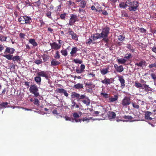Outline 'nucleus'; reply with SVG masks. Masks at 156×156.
<instances>
[{"label":"nucleus","mask_w":156,"mask_h":156,"mask_svg":"<svg viewBox=\"0 0 156 156\" xmlns=\"http://www.w3.org/2000/svg\"><path fill=\"white\" fill-rule=\"evenodd\" d=\"M127 6L129 7L128 9L130 11H135L137 9L139 4L137 1H133L132 2L131 0L126 1Z\"/></svg>","instance_id":"nucleus-1"},{"label":"nucleus","mask_w":156,"mask_h":156,"mask_svg":"<svg viewBox=\"0 0 156 156\" xmlns=\"http://www.w3.org/2000/svg\"><path fill=\"white\" fill-rule=\"evenodd\" d=\"M29 90L31 93L34 94V96L37 97L40 96L38 92V88L36 85H31L29 89Z\"/></svg>","instance_id":"nucleus-2"},{"label":"nucleus","mask_w":156,"mask_h":156,"mask_svg":"<svg viewBox=\"0 0 156 156\" xmlns=\"http://www.w3.org/2000/svg\"><path fill=\"white\" fill-rule=\"evenodd\" d=\"M71 97L72 98H77L78 99V101H79L80 99H83L86 97L85 95H81L80 96L79 94L75 92H73L72 93Z\"/></svg>","instance_id":"nucleus-3"},{"label":"nucleus","mask_w":156,"mask_h":156,"mask_svg":"<svg viewBox=\"0 0 156 156\" xmlns=\"http://www.w3.org/2000/svg\"><path fill=\"white\" fill-rule=\"evenodd\" d=\"M109 30L110 29L108 27H106L103 29L101 34L103 37L104 39L106 38L108 36Z\"/></svg>","instance_id":"nucleus-4"},{"label":"nucleus","mask_w":156,"mask_h":156,"mask_svg":"<svg viewBox=\"0 0 156 156\" xmlns=\"http://www.w3.org/2000/svg\"><path fill=\"white\" fill-rule=\"evenodd\" d=\"M130 103V98L129 97H125L122 101V104L123 106L128 105Z\"/></svg>","instance_id":"nucleus-5"},{"label":"nucleus","mask_w":156,"mask_h":156,"mask_svg":"<svg viewBox=\"0 0 156 156\" xmlns=\"http://www.w3.org/2000/svg\"><path fill=\"white\" fill-rule=\"evenodd\" d=\"M77 18L76 15L73 14H71V18L69 20V25L71 26L73 25L76 21Z\"/></svg>","instance_id":"nucleus-6"},{"label":"nucleus","mask_w":156,"mask_h":156,"mask_svg":"<svg viewBox=\"0 0 156 156\" xmlns=\"http://www.w3.org/2000/svg\"><path fill=\"white\" fill-rule=\"evenodd\" d=\"M47 73V71H41L40 72L37 73V75L38 76H39L40 77L41 76L44 77L46 79L48 80L50 77Z\"/></svg>","instance_id":"nucleus-7"},{"label":"nucleus","mask_w":156,"mask_h":156,"mask_svg":"<svg viewBox=\"0 0 156 156\" xmlns=\"http://www.w3.org/2000/svg\"><path fill=\"white\" fill-rule=\"evenodd\" d=\"M55 91L59 93H63L64 94V95L66 97L68 96L69 94L67 93L66 90H65L63 88H57Z\"/></svg>","instance_id":"nucleus-8"},{"label":"nucleus","mask_w":156,"mask_h":156,"mask_svg":"<svg viewBox=\"0 0 156 156\" xmlns=\"http://www.w3.org/2000/svg\"><path fill=\"white\" fill-rule=\"evenodd\" d=\"M50 44L51 48L55 50L59 49L61 47V45H59L55 42H53L52 43H50Z\"/></svg>","instance_id":"nucleus-9"},{"label":"nucleus","mask_w":156,"mask_h":156,"mask_svg":"<svg viewBox=\"0 0 156 156\" xmlns=\"http://www.w3.org/2000/svg\"><path fill=\"white\" fill-rule=\"evenodd\" d=\"M119 80L121 83V86L122 88H123L125 86V81L122 76H120L119 77Z\"/></svg>","instance_id":"nucleus-10"},{"label":"nucleus","mask_w":156,"mask_h":156,"mask_svg":"<svg viewBox=\"0 0 156 156\" xmlns=\"http://www.w3.org/2000/svg\"><path fill=\"white\" fill-rule=\"evenodd\" d=\"M15 51V49L12 48L7 47L4 53L7 52L9 54H12Z\"/></svg>","instance_id":"nucleus-11"},{"label":"nucleus","mask_w":156,"mask_h":156,"mask_svg":"<svg viewBox=\"0 0 156 156\" xmlns=\"http://www.w3.org/2000/svg\"><path fill=\"white\" fill-rule=\"evenodd\" d=\"M93 37V40H94V38L96 39H98L99 38H104L102 36L101 34H98L97 33L94 36H91V38Z\"/></svg>","instance_id":"nucleus-12"},{"label":"nucleus","mask_w":156,"mask_h":156,"mask_svg":"<svg viewBox=\"0 0 156 156\" xmlns=\"http://www.w3.org/2000/svg\"><path fill=\"white\" fill-rule=\"evenodd\" d=\"M24 19L25 20H24V24L27 23L29 24L32 21L31 18L29 16H24Z\"/></svg>","instance_id":"nucleus-13"},{"label":"nucleus","mask_w":156,"mask_h":156,"mask_svg":"<svg viewBox=\"0 0 156 156\" xmlns=\"http://www.w3.org/2000/svg\"><path fill=\"white\" fill-rule=\"evenodd\" d=\"M108 115L109 119H114L116 116L115 113L112 112H108Z\"/></svg>","instance_id":"nucleus-14"},{"label":"nucleus","mask_w":156,"mask_h":156,"mask_svg":"<svg viewBox=\"0 0 156 156\" xmlns=\"http://www.w3.org/2000/svg\"><path fill=\"white\" fill-rule=\"evenodd\" d=\"M142 89H144L145 91L147 92L151 91V88L146 84H143V87H142Z\"/></svg>","instance_id":"nucleus-15"},{"label":"nucleus","mask_w":156,"mask_h":156,"mask_svg":"<svg viewBox=\"0 0 156 156\" xmlns=\"http://www.w3.org/2000/svg\"><path fill=\"white\" fill-rule=\"evenodd\" d=\"M145 61H141L139 62H137L135 63L136 66H137L140 67H142L143 65H145L146 64Z\"/></svg>","instance_id":"nucleus-16"},{"label":"nucleus","mask_w":156,"mask_h":156,"mask_svg":"<svg viewBox=\"0 0 156 156\" xmlns=\"http://www.w3.org/2000/svg\"><path fill=\"white\" fill-rule=\"evenodd\" d=\"M83 84L80 83H78L74 85L73 86V87L77 89L83 88Z\"/></svg>","instance_id":"nucleus-17"},{"label":"nucleus","mask_w":156,"mask_h":156,"mask_svg":"<svg viewBox=\"0 0 156 156\" xmlns=\"http://www.w3.org/2000/svg\"><path fill=\"white\" fill-rule=\"evenodd\" d=\"M20 57L19 56L16 55L15 56H13L12 60L13 62L16 61L18 62L20 61Z\"/></svg>","instance_id":"nucleus-18"},{"label":"nucleus","mask_w":156,"mask_h":156,"mask_svg":"<svg viewBox=\"0 0 156 156\" xmlns=\"http://www.w3.org/2000/svg\"><path fill=\"white\" fill-rule=\"evenodd\" d=\"M9 103L7 102H2L0 104L1 108H6V107H10V106L8 105Z\"/></svg>","instance_id":"nucleus-19"},{"label":"nucleus","mask_w":156,"mask_h":156,"mask_svg":"<svg viewBox=\"0 0 156 156\" xmlns=\"http://www.w3.org/2000/svg\"><path fill=\"white\" fill-rule=\"evenodd\" d=\"M110 80L109 79L105 78L104 80H102L101 82L102 83L105 84H109L110 83Z\"/></svg>","instance_id":"nucleus-20"},{"label":"nucleus","mask_w":156,"mask_h":156,"mask_svg":"<svg viewBox=\"0 0 156 156\" xmlns=\"http://www.w3.org/2000/svg\"><path fill=\"white\" fill-rule=\"evenodd\" d=\"M29 42L32 44L34 46H35L37 45V43L35 42V40L34 39H30L29 41Z\"/></svg>","instance_id":"nucleus-21"},{"label":"nucleus","mask_w":156,"mask_h":156,"mask_svg":"<svg viewBox=\"0 0 156 156\" xmlns=\"http://www.w3.org/2000/svg\"><path fill=\"white\" fill-rule=\"evenodd\" d=\"M2 56L6 58L7 59L9 60H11L12 59L13 55L11 54L8 55H3Z\"/></svg>","instance_id":"nucleus-22"},{"label":"nucleus","mask_w":156,"mask_h":156,"mask_svg":"<svg viewBox=\"0 0 156 156\" xmlns=\"http://www.w3.org/2000/svg\"><path fill=\"white\" fill-rule=\"evenodd\" d=\"M117 62L119 64H124L126 62V60L124 58H123L118 59Z\"/></svg>","instance_id":"nucleus-23"},{"label":"nucleus","mask_w":156,"mask_h":156,"mask_svg":"<svg viewBox=\"0 0 156 156\" xmlns=\"http://www.w3.org/2000/svg\"><path fill=\"white\" fill-rule=\"evenodd\" d=\"M87 2L83 0L81 2L80 6L82 8H84L86 7Z\"/></svg>","instance_id":"nucleus-24"},{"label":"nucleus","mask_w":156,"mask_h":156,"mask_svg":"<svg viewBox=\"0 0 156 156\" xmlns=\"http://www.w3.org/2000/svg\"><path fill=\"white\" fill-rule=\"evenodd\" d=\"M123 118L126 120V121H128L133 119L132 116L129 115H124L123 116Z\"/></svg>","instance_id":"nucleus-25"},{"label":"nucleus","mask_w":156,"mask_h":156,"mask_svg":"<svg viewBox=\"0 0 156 156\" xmlns=\"http://www.w3.org/2000/svg\"><path fill=\"white\" fill-rule=\"evenodd\" d=\"M34 80L37 83L40 84L41 81V78L39 76H36L34 78Z\"/></svg>","instance_id":"nucleus-26"},{"label":"nucleus","mask_w":156,"mask_h":156,"mask_svg":"<svg viewBox=\"0 0 156 156\" xmlns=\"http://www.w3.org/2000/svg\"><path fill=\"white\" fill-rule=\"evenodd\" d=\"M51 65L53 66H56L60 64V62L58 61H55L53 60L51 62Z\"/></svg>","instance_id":"nucleus-27"},{"label":"nucleus","mask_w":156,"mask_h":156,"mask_svg":"<svg viewBox=\"0 0 156 156\" xmlns=\"http://www.w3.org/2000/svg\"><path fill=\"white\" fill-rule=\"evenodd\" d=\"M124 68L122 66H120L116 68V70L119 72H121L123 71Z\"/></svg>","instance_id":"nucleus-28"},{"label":"nucleus","mask_w":156,"mask_h":156,"mask_svg":"<svg viewBox=\"0 0 156 156\" xmlns=\"http://www.w3.org/2000/svg\"><path fill=\"white\" fill-rule=\"evenodd\" d=\"M24 16H22L18 19V21L20 22L21 24H24Z\"/></svg>","instance_id":"nucleus-29"},{"label":"nucleus","mask_w":156,"mask_h":156,"mask_svg":"<svg viewBox=\"0 0 156 156\" xmlns=\"http://www.w3.org/2000/svg\"><path fill=\"white\" fill-rule=\"evenodd\" d=\"M119 6L120 8H125L126 6H127V4L126 2L125 3L123 2L119 4Z\"/></svg>","instance_id":"nucleus-30"},{"label":"nucleus","mask_w":156,"mask_h":156,"mask_svg":"<svg viewBox=\"0 0 156 156\" xmlns=\"http://www.w3.org/2000/svg\"><path fill=\"white\" fill-rule=\"evenodd\" d=\"M82 101L87 106L89 105L90 103V100L89 99H87V100H83Z\"/></svg>","instance_id":"nucleus-31"},{"label":"nucleus","mask_w":156,"mask_h":156,"mask_svg":"<svg viewBox=\"0 0 156 156\" xmlns=\"http://www.w3.org/2000/svg\"><path fill=\"white\" fill-rule=\"evenodd\" d=\"M101 73L102 74L104 75L108 72L107 69H103L101 70Z\"/></svg>","instance_id":"nucleus-32"},{"label":"nucleus","mask_w":156,"mask_h":156,"mask_svg":"<svg viewBox=\"0 0 156 156\" xmlns=\"http://www.w3.org/2000/svg\"><path fill=\"white\" fill-rule=\"evenodd\" d=\"M77 51V48L76 47H74L72 48V51L70 52V54L71 55L75 54Z\"/></svg>","instance_id":"nucleus-33"},{"label":"nucleus","mask_w":156,"mask_h":156,"mask_svg":"<svg viewBox=\"0 0 156 156\" xmlns=\"http://www.w3.org/2000/svg\"><path fill=\"white\" fill-rule=\"evenodd\" d=\"M44 62H46L49 60V56L48 55H44L42 56Z\"/></svg>","instance_id":"nucleus-34"},{"label":"nucleus","mask_w":156,"mask_h":156,"mask_svg":"<svg viewBox=\"0 0 156 156\" xmlns=\"http://www.w3.org/2000/svg\"><path fill=\"white\" fill-rule=\"evenodd\" d=\"M88 120H89L88 119L86 118H83V119H75V121L76 122H81L82 120L83 121H87Z\"/></svg>","instance_id":"nucleus-35"},{"label":"nucleus","mask_w":156,"mask_h":156,"mask_svg":"<svg viewBox=\"0 0 156 156\" xmlns=\"http://www.w3.org/2000/svg\"><path fill=\"white\" fill-rule=\"evenodd\" d=\"M132 57V55L131 54H127L126 56L124 57V58L126 60H129L130 58Z\"/></svg>","instance_id":"nucleus-36"},{"label":"nucleus","mask_w":156,"mask_h":156,"mask_svg":"<svg viewBox=\"0 0 156 156\" xmlns=\"http://www.w3.org/2000/svg\"><path fill=\"white\" fill-rule=\"evenodd\" d=\"M145 119L147 118L148 117H149L150 116L151 114L152 113L148 111H146L145 113Z\"/></svg>","instance_id":"nucleus-37"},{"label":"nucleus","mask_w":156,"mask_h":156,"mask_svg":"<svg viewBox=\"0 0 156 156\" xmlns=\"http://www.w3.org/2000/svg\"><path fill=\"white\" fill-rule=\"evenodd\" d=\"M73 61L76 64H81L83 62V61L79 59H74Z\"/></svg>","instance_id":"nucleus-38"},{"label":"nucleus","mask_w":156,"mask_h":156,"mask_svg":"<svg viewBox=\"0 0 156 156\" xmlns=\"http://www.w3.org/2000/svg\"><path fill=\"white\" fill-rule=\"evenodd\" d=\"M33 103L35 105H36L37 106L39 105V101L38 99L37 98H36L34 99V101Z\"/></svg>","instance_id":"nucleus-39"},{"label":"nucleus","mask_w":156,"mask_h":156,"mask_svg":"<svg viewBox=\"0 0 156 156\" xmlns=\"http://www.w3.org/2000/svg\"><path fill=\"white\" fill-rule=\"evenodd\" d=\"M135 86L136 87L138 88H140V87L142 88V87H143V85H142L141 83L136 82L135 83Z\"/></svg>","instance_id":"nucleus-40"},{"label":"nucleus","mask_w":156,"mask_h":156,"mask_svg":"<svg viewBox=\"0 0 156 156\" xmlns=\"http://www.w3.org/2000/svg\"><path fill=\"white\" fill-rule=\"evenodd\" d=\"M117 98L118 97L117 96H115V98H110L109 100L111 102H113L117 100Z\"/></svg>","instance_id":"nucleus-41"},{"label":"nucleus","mask_w":156,"mask_h":156,"mask_svg":"<svg viewBox=\"0 0 156 156\" xmlns=\"http://www.w3.org/2000/svg\"><path fill=\"white\" fill-rule=\"evenodd\" d=\"M72 38L74 39L76 41H77L78 40V38L77 37V35L75 33H74L72 36Z\"/></svg>","instance_id":"nucleus-42"},{"label":"nucleus","mask_w":156,"mask_h":156,"mask_svg":"<svg viewBox=\"0 0 156 156\" xmlns=\"http://www.w3.org/2000/svg\"><path fill=\"white\" fill-rule=\"evenodd\" d=\"M7 37L3 36H0V41H6Z\"/></svg>","instance_id":"nucleus-43"},{"label":"nucleus","mask_w":156,"mask_h":156,"mask_svg":"<svg viewBox=\"0 0 156 156\" xmlns=\"http://www.w3.org/2000/svg\"><path fill=\"white\" fill-rule=\"evenodd\" d=\"M73 116L75 119L77 118H78L80 117L79 115L76 112H74L73 113Z\"/></svg>","instance_id":"nucleus-44"},{"label":"nucleus","mask_w":156,"mask_h":156,"mask_svg":"<svg viewBox=\"0 0 156 156\" xmlns=\"http://www.w3.org/2000/svg\"><path fill=\"white\" fill-rule=\"evenodd\" d=\"M51 12L50 11H48L47 12L46 15V16L49 18L51 19Z\"/></svg>","instance_id":"nucleus-45"},{"label":"nucleus","mask_w":156,"mask_h":156,"mask_svg":"<svg viewBox=\"0 0 156 156\" xmlns=\"http://www.w3.org/2000/svg\"><path fill=\"white\" fill-rule=\"evenodd\" d=\"M66 13H64L63 14H61L60 15V17L62 20H65L66 15Z\"/></svg>","instance_id":"nucleus-46"},{"label":"nucleus","mask_w":156,"mask_h":156,"mask_svg":"<svg viewBox=\"0 0 156 156\" xmlns=\"http://www.w3.org/2000/svg\"><path fill=\"white\" fill-rule=\"evenodd\" d=\"M61 53L64 56H66L67 55V52L66 50H62Z\"/></svg>","instance_id":"nucleus-47"},{"label":"nucleus","mask_w":156,"mask_h":156,"mask_svg":"<svg viewBox=\"0 0 156 156\" xmlns=\"http://www.w3.org/2000/svg\"><path fill=\"white\" fill-rule=\"evenodd\" d=\"M35 63L37 64L38 65L39 64H41L42 62V61L41 60H37L35 61L34 62Z\"/></svg>","instance_id":"nucleus-48"},{"label":"nucleus","mask_w":156,"mask_h":156,"mask_svg":"<svg viewBox=\"0 0 156 156\" xmlns=\"http://www.w3.org/2000/svg\"><path fill=\"white\" fill-rule=\"evenodd\" d=\"M122 17H128V15L127 13L126 12L124 11L122 12Z\"/></svg>","instance_id":"nucleus-49"},{"label":"nucleus","mask_w":156,"mask_h":156,"mask_svg":"<svg viewBox=\"0 0 156 156\" xmlns=\"http://www.w3.org/2000/svg\"><path fill=\"white\" fill-rule=\"evenodd\" d=\"M55 58L57 59H59L60 58V55L59 54V52L58 51H57L55 54Z\"/></svg>","instance_id":"nucleus-50"},{"label":"nucleus","mask_w":156,"mask_h":156,"mask_svg":"<svg viewBox=\"0 0 156 156\" xmlns=\"http://www.w3.org/2000/svg\"><path fill=\"white\" fill-rule=\"evenodd\" d=\"M101 94L104 98H106L109 97L108 94L107 93H104L102 92L101 93Z\"/></svg>","instance_id":"nucleus-51"},{"label":"nucleus","mask_w":156,"mask_h":156,"mask_svg":"<svg viewBox=\"0 0 156 156\" xmlns=\"http://www.w3.org/2000/svg\"><path fill=\"white\" fill-rule=\"evenodd\" d=\"M125 38V37H124L122 35H120L118 37V39L119 40L122 41L123 40H124V39Z\"/></svg>","instance_id":"nucleus-52"},{"label":"nucleus","mask_w":156,"mask_h":156,"mask_svg":"<svg viewBox=\"0 0 156 156\" xmlns=\"http://www.w3.org/2000/svg\"><path fill=\"white\" fill-rule=\"evenodd\" d=\"M151 76L152 78L154 80V81L156 80V75L154 73H151Z\"/></svg>","instance_id":"nucleus-53"},{"label":"nucleus","mask_w":156,"mask_h":156,"mask_svg":"<svg viewBox=\"0 0 156 156\" xmlns=\"http://www.w3.org/2000/svg\"><path fill=\"white\" fill-rule=\"evenodd\" d=\"M68 33L71 36H72L74 33V32L72 31L70 28L69 29Z\"/></svg>","instance_id":"nucleus-54"},{"label":"nucleus","mask_w":156,"mask_h":156,"mask_svg":"<svg viewBox=\"0 0 156 156\" xmlns=\"http://www.w3.org/2000/svg\"><path fill=\"white\" fill-rule=\"evenodd\" d=\"M133 107L135 108L138 109L139 108V106L138 105L134 103H132Z\"/></svg>","instance_id":"nucleus-55"},{"label":"nucleus","mask_w":156,"mask_h":156,"mask_svg":"<svg viewBox=\"0 0 156 156\" xmlns=\"http://www.w3.org/2000/svg\"><path fill=\"white\" fill-rule=\"evenodd\" d=\"M149 67L150 68H152L153 67H156V63H155L154 64L150 65L149 66Z\"/></svg>","instance_id":"nucleus-56"},{"label":"nucleus","mask_w":156,"mask_h":156,"mask_svg":"<svg viewBox=\"0 0 156 156\" xmlns=\"http://www.w3.org/2000/svg\"><path fill=\"white\" fill-rule=\"evenodd\" d=\"M85 66L84 65L82 64L80 66V70L83 72L84 71V69H85Z\"/></svg>","instance_id":"nucleus-57"},{"label":"nucleus","mask_w":156,"mask_h":156,"mask_svg":"<svg viewBox=\"0 0 156 156\" xmlns=\"http://www.w3.org/2000/svg\"><path fill=\"white\" fill-rule=\"evenodd\" d=\"M36 5L37 6H39L41 4V2L40 0H38L37 1L34 2Z\"/></svg>","instance_id":"nucleus-58"},{"label":"nucleus","mask_w":156,"mask_h":156,"mask_svg":"<svg viewBox=\"0 0 156 156\" xmlns=\"http://www.w3.org/2000/svg\"><path fill=\"white\" fill-rule=\"evenodd\" d=\"M76 105V103L74 101H72V105L71 106V109H73L74 107Z\"/></svg>","instance_id":"nucleus-59"},{"label":"nucleus","mask_w":156,"mask_h":156,"mask_svg":"<svg viewBox=\"0 0 156 156\" xmlns=\"http://www.w3.org/2000/svg\"><path fill=\"white\" fill-rule=\"evenodd\" d=\"M25 34L22 33H21L20 34V36L21 38H24V37L25 36Z\"/></svg>","instance_id":"nucleus-60"},{"label":"nucleus","mask_w":156,"mask_h":156,"mask_svg":"<svg viewBox=\"0 0 156 156\" xmlns=\"http://www.w3.org/2000/svg\"><path fill=\"white\" fill-rule=\"evenodd\" d=\"M140 31L143 33H144L146 32V30L143 28H141L140 29Z\"/></svg>","instance_id":"nucleus-61"},{"label":"nucleus","mask_w":156,"mask_h":156,"mask_svg":"<svg viewBox=\"0 0 156 156\" xmlns=\"http://www.w3.org/2000/svg\"><path fill=\"white\" fill-rule=\"evenodd\" d=\"M87 41H88L86 42V44H90V43H91L92 41V40L90 38L89 39L87 40Z\"/></svg>","instance_id":"nucleus-62"},{"label":"nucleus","mask_w":156,"mask_h":156,"mask_svg":"<svg viewBox=\"0 0 156 156\" xmlns=\"http://www.w3.org/2000/svg\"><path fill=\"white\" fill-rule=\"evenodd\" d=\"M76 73H81L82 72V71L80 70V69H76Z\"/></svg>","instance_id":"nucleus-63"},{"label":"nucleus","mask_w":156,"mask_h":156,"mask_svg":"<svg viewBox=\"0 0 156 156\" xmlns=\"http://www.w3.org/2000/svg\"><path fill=\"white\" fill-rule=\"evenodd\" d=\"M152 51L153 52L156 53V47H153L152 48Z\"/></svg>","instance_id":"nucleus-64"}]
</instances>
